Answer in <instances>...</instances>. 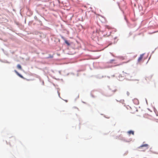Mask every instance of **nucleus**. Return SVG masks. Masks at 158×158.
Wrapping results in <instances>:
<instances>
[{
  "label": "nucleus",
  "instance_id": "9",
  "mask_svg": "<svg viewBox=\"0 0 158 158\" xmlns=\"http://www.w3.org/2000/svg\"><path fill=\"white\" fill-rule=\"evenodd\" d=\"M152 78V76H149V77H146V79L147 80H150V79H151V78Z\"/></svg>",
  "mask_w": 158,
  "mask_h": 158
},
{
  "label": "nucleus",
  "instance_id": "4",
  "mask_svg": "<svg viewBox=\"0 0 158 158\" xmlns=\"http://www.w3.org/2000/svg\"><path fill=\"white\" fill-rule=\"evenodd\" d=\"M118 58L121 59V60H124L125 59V57L123 56H119L118 57Z\"/></svg>",
  "mask_w": 158,
  "mask_h": 158
},
{
  "label": "nucleus",
  "instance_id": "3",
  "mask_svg": "<svg viewBox=\"0 0 158 158\" xmlns=\"http://www.w3.org/2000/svg\"><path fill=\"white\" fill-rule=\"evenodd\" d=\"M15 72L16 73V74L21 78L24 79L23 77L21 74H20L16 70H15Z\"/></svg>",
  "mask_w": 158,
  "mask_h": 158
},
{
  "label": "nucleus",
  "instance_id": "8",
  "mask_svg": "<svg viewBox=\"0 0 158 158\" xmlns=\"http://www.w3.org/2000/svg\"><path fill=\"white\" fill-rule=\"evenodd\" d=\"M17 68L19 69H22L21 66L20 64H19L17 65Z\"/></svg>",
  "mask_w": 158,
  "mask_h": 158
},
{
  "label": "nucleus",
  "instance_id": "11",
  "mask_svg": "<svg viewBox=\"0 0 158 158\" xmlns=\"http://www.w3.org/2000/svg\"><path fill=\"white\" fill-rule=\"evenodd\" d=\"M122 64H118L115 65V66H119V65H121Z\"/></svg>",
  "mask_w": 158,
  "mask_h": 158
},
{
  "label": "nucleus",
  "instance_id": "12",
  "mask_svg": "<svg viewBox=\"0 0 158 158\" xmlns=\"http://www.w3.org/2000/svg\"><path fill=\"white\" fill-rule=\"evenodd\" d=\"M134 101H137L138 102V100L136 99H134Z\"/></svg>",
  "mask_w": 158,
  "mask_h": 158
},
{
  "label": "nucleus",
  "instance_id": "7",
  "mask_svg": "<svg viewBox=\"0 0 158 158\" xmlns=\"http://www.w3.org/2000/svg\"><path fill=\"white\" fill-rule=\"evenodd\" d=\"M106 28L108 29H112V28L110 26L108 25H106Z\"/></svg>",
  "mask_w": 158,
  "mask_h": 158
},
{
  "label": "nucleus",
  "instance_id": "5",
  "mask_svg": "<svg viewBox=\"0 0 158 158\" xmlns=\"http://www.w3.org/2000/svg\"><path fill=\"white\" fill-rule=\"evenodd\" d=\"M128 133L130 135H131V134H132L133 135H134V132L132 131H128Z\"/></svg>",
  "mask_w": 158,
  "mask_h": 158
},
{
  "label": "nucleus",
  "instance_id": "2",
  "mask_svg": "<svg viewBox=\"0 0 158 158\" xmlns=\"http://www.w3.org/2000/svg\"><path fill=\"white\" fill-rule=\"evenodd\" d=\"M143 54H141L140 55L139 57V58L138 60V62H140L141 61L143 58Z\"/></svg>",
  "mask_w": 158,
  "mask_h": 158
},
{
  "label": "nucleus",
  "instance_id": "10",
  "mask_svg": "<svg viewBox=\"0 0 158 158\" xmlns=\"http://www.w3.org/2000/svg\"><path fill=\"white\" fill-rule=\"evenodd\" d=\"M65 42L68 45H70V44L68 42V41L67 40H65Z\"/></svg>",
  "mask_w": 158,
  "mask_h": 158
},
{
  "label": "nucleus",
  "instance_id": "6",
  "mask_svg": "<svg viewBox=\"0 0 158 158\" xmlns=\"http://www.w3.org/2000/svg\"><path fill=\"white\" fill-rule=\"evenodd\" d=\"M115 61V60L114 59L111 60L108 62V63L110 64H113L114 63V61Z\"/></svg>",
  "mask_w": 158,
  "mask_h": 158
},
{
  "label": "nucleus",
  "instance_id": "1",
  "mask_svg": "<svg viewBox=\"0 0 158 158\" xmlns=\"http://www.w3.org/2000/svg\"><path fill=\"white\" fill-rule=\"evenodd\" d=\"M140 151H145L148 148V145L147 144H143L138 148Z\"/></svg>",
  "mask_w": 158,
  "mask_h": 158
}]
</instances>
